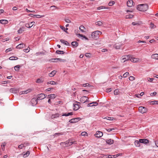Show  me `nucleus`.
<instances>
[{"mask_svg": "<svg viewBox=\"0 0 158 158\" xmlns=\"http://www.w3.org/2000/svg\"><path fill=\"white\" fill-rule=\"evenodd\" d=\"M23 45L24 44L23 43L20 44L16 47V48L18 49H20L22 48L23 47Z\"/></svg>", "mask_w": 158, "mask_h": 158, "instance_id": "c756f323", "label": "nucleus"}, {"mask_svg": "<svg viewBox=\"0 0 158 158\" xmlns=\"http://www.w3.org/2000/svg\"><path fill=\"white\" fill-rule=\"evenodd\" d=\"M81 135L82 136H85L87 135V133L86 132L84 131L81 133Z\"/></svg>", "mask_w": 158, "mask_h": 158, "instance_id": "c03bdc74", "label": "nucleus"}, {"mask_svg": "<svg viewBox=\"0 0 158 158\" xmlns=\"http://www.w3.org/2000/svg\"><path fill=\"white\" fill-rule=\"evenodd\" d=\"M111 118V117H106L105 118H104L105 119H108V120H113V119H111V118Z\"/></svg>", "mask_w": 158, "mask_h": 158, "instance_id": "6e6d98bb", "label": "nucleus"}, {"mask_svg": "<svg viewBox=\"0 0 158 158\" xmlns=\"http://www.w3.org/2000/svg\"><path fill=\"white\" fill-rule=\"evenodd\" d=\"M106 8L105 7L101 6L99 7H98V10H101V9H106Z\"/></svg>", "mask_w": 158, "mask_h": 158, "instance_id": "09e8293b", "label": "nucleus"}, {"mask_svg": "<svg viewBox=\"0 0 158 158\" xmlns=\"http://www.w3.org/2000/svg\"><path fill=\"white\" fill-rule=\"evenodd\" d=\"M130 60L133 62H137L138 61L139 59L137 58H134L131 56Z\"/></svg>", "mask_w": 158, "mask_h": 158, "instance_id": "dca6fc26", "label": "nucleus"}, {"mask_svg": "<svg viewBox=\"0 0 158 158\" xmlns=\"http://www.w3.org/2000/svg\"><path fill=\"white\" fill-rule=\"evenodd\" d=\"M134 144L137 147H139L140 146V143H139V141L138 140L135 141Z\"/></svg>", "mask_w": 158, "mask_h": 158, "instance_id": "f704fd0d", "label": "nucleus"}, {"mask_svg": "<svg viewBox=\"0 0 158 158\" xmlns=\"http://www.w3.org/2000/svg\"><path fill=\"white\" fill-rule=\"evenodd\" d=\"M12 9L14 10H17V7L16 6H14L13 8Z\"/></svg>", "mask_w": 158, "mask_h": 158, "instance_id": "774afa93", "label": "nucleus"}, {"mask_svg": "<svg viewBox=\"0 0 158 158\" xmlns=\"http://www.w3.org/2000/svg\"><path fill=\"white\" fill-rule=\"evenodd\" d=\"M133 1L132 0H128L127 2V5L128 6L131 7L133 4Z\"/></svg>", "mask_w": 158, "mask_h": 158, "instance_id": "f8f14e48", "label": "nucleus"}, {"mask_svg": "<svg viewBox=\"0 0 158 158\" xmlns=\"http://www.w3.org/2000/svg\"><path fill=\"white\" fill-rule=\"evenodd\" d=\"M6 145V143H2L1 145V147L2 148V149L3 150L4 149Z\"/></svg>", "mask_w": 158, "mask_h": 158, "instance_id": "8fccbe9b", "label": "nucleus"}, {"mask_svg": "<svg viewBox=\"0 0 158 158\" xmlns=\"http://www.w3.org/2000/svg\"><path fill=\"white\" fill-rule=\"evenodd\" d=\"M24 31V30H23L22 28H20L19 29L18 31V32L19 34H21L22 33L23 31Z\"/></svg>", "mask_w": 158, "mask_h": 158, "instance_id": "a18cd8bd", "label": "nucleus"}, {"mask_svg": "<svg viewBox=\"0 0 158 158\" xmlns=\"http://www.w3.org/2000/svg\"><path fill=\"white\" fill-rule=\"evenodd\" d=\"M103 135L102 132L99 131H98L96 132V133L94 134V136L98 138L101 137Z\"/></svg>", "mask_w": 158, "mask_h": 158, "instance_id": "1a4fd4ad", "label": "nucleus"}, {"mask_svg": "<svg viewBox=\"0 0 158 158\" xmlns=\"http://www.w3.org/2000/svg\"><path fill=\"white\" fill-rule=\"evenodd\" d=\"M129 74V73L128 72H126L123 75V77H126Z\"/></svg>", "mask_w": 158, "mask_h": 158, "instance_id": "37998d69", "label": "nucleus"}, {"mask_svg": "<svg viewBox=\"0 0 158 158\" xmlns=\"http://www.w3.org/2000/svg\"><path fill=\"white\" fill-rule=\"evenodd\" d=\"M11 50H12L11 49V48H8L6 50L5 52L7 53V52H10Z\"/></svg>", "mask_w": 158, "mask_h": 158, "instance_id": "052dcab7", "label": "nucleus"}, {"mask_svg": "<svg viewBox=\"0 0 158 158\" xmlns=\"http://www.w3.org/2000/svg\"><path fill=\"white\" fill-rule=\"evenodd\" d=\"M56 71L55 70H53L49 74V76L50 77H52L54 76V75L56 74Z\"/></svg>", "mask_w": 158, "mask_h": 158, "instance_id": "5701e85b", "label": "nucleus"}, {"mask_svg": "<svg viewBox=\"0 0 158 158\" xmlns=\"http://www.w3.org/2000/svg\"><path fill=\"white\" fill-rule=\"evenodd\" d=\"M10 91L12 93H16L18 92V90L16 88H13L10 89Z\"/></svg>", "mask_w": 158, "mask_h": 158, "instance_id": "4468645a", "label": "nucleus"}, {"mask_svg": "<svg viewBox=\"0 0 158 158\" xmlns=\"http://www.w3.org/2000/svg\"><path fill=\"white\" fill-rule=\"evenodd\" d=\"M79 29L81 30V31L83 32H85L86 31V28L83 25L80 26L79 27Z\"/></svg>", "mask_w": 158, "mask_h": 158, "instance_id": "f3484780", "label": "nucleus"}, {"mask_svg": "<svg viewBox=\"0 0 158 158\" xmlns=\"http://www.w3.org/2000/svg\"><path fill=\"white\" fill-rule=\"evenodd\" d=\"M106 142L107 144L110 145L113 143L114 140L111 139H106Z\"/></svg>", "mask_w": 158, "mask_h": 158, "instance_id": "ddd939ff", "label": "nucleus"}, {"mask_svg": "<svg viewBox=\"0 0 158 158\" xmlns=\"http://www.w3.org/2000/svg\"><path fill=\"white\" fill-rule=\"evenodd\" d=\"M91 54L90 53H86L85 54V56L87 57H90Z\"/></svg>", "mask_w": 158, "mask_h": 158, "instance_id": "de8ad7c7", "label": "nucleus"}, {"mask_svg": "<svg viewBox=\"0 0 158 158\" xmlns=\"http://www.w3.org/2000/svg\"><path fill=\"white\" fill-rule=\"evenodd\" d=\"M139 142L141 143H143L147 144L149 143V141L146 139H139Z\"/></svg>", "mask_w": 158, "mask_h": 158, "instance_id": "9d476101", "label": "nucleus"}, {"mask_svg": "<svg viewBox=\"0 0 158 158\" xmlns=\"http://www.w3.org/2000/svg\"><path fill=\"white\" fill-rule=\"evenodd\" d=\"M18 58L15 56H12L9 58V59L10 60H17Z\"/></svg>", "mask_w": 158, "mask_h": 158, "instance_id": "c9c22d12", "label": "nucleus"}, {"mask_svg": "<svg viewBox=\"0 0 158 158\" xmlns=\"http://www.w3.org/2000/svg\"><path fill=\"white\" fill-rule=\"evenodd\" d=\"M78 43L75 41L71 43L72 46L73 47H77L78 46Z\"/></svg>", "mask_w": 158, "mask_h": 158, "instance_id": "393cba45", "label": "nucleus"}, {"mask_svg": "<svg viewBox=\"0 0 158 158\" xmlns=\"http://www.w3.org/2000/svg\"><path fill=\"white\" fill-rule=\"evenodd\" d=\"M35 23V22H32L30 23H26L25 24V26L27 27L28 28H31V27L33 25H34V24Z\"/></svg>", "mask_w": 158, "mask_h": 158, "instance_id": "9b49d317", "label": "nucleus"}, {"mask_svg": "<svg viewBox=\"0 0 158 158\" xmlns=\"http://www.w3.org/2000/svg\"><path fill=\"white\" fill-rule=\"evenodd\" d=\"M133 17V15H128L125 16V18L126 19H130L132 18Z\"/></svg>", "mask_w": 158, "mask_h": 158, "instance_id": "e433bc0d", "label": "nucleus"}, {"mask_svg": "<svg viewBox=\"0 0 158 158\" xmlns=\"http://www.w3.org/2000/svg\"><path fill=\"white\" fill-rule=\"evenodd\" d=\"M138 110L139 112L143 114L147 112V109L144 107L140 106Z\"/></svg>", "mask_w": 158, "mask_h": 158, "instance_id": "20e7f679", "label": "nucleus"}, {"mask_svg": "<svg viewBox=\"0 0 158 158\" xmlns=\"http://www.w3.org/2000/svg\"><path fill=\"white\" fill-rule=\"evenodd\" d=\"M121 45L118 44H116L113 46V47L116 49H119L121 47Z\"/></svg>", "mask_w": 158, "mask_h": 158, "instance_id": "4be33fe9", "label": "nucleus"}, {"mask_svg": "<svg viewBox=\"0 0 158 158\" xmlns=\"http://www.w3.org/2000/svg\"><path fill=\"white\" fill-rule=\"evenodd\" d=\"M47 95L44 94L43 93L40 94L38 95L37 99L38 100H42Z\"/></svg>", "mask_w": 158, "mask_h": 158, "instance_id": "39448f33", "label": "nucleus"}, {"mask_svg": "<svg viewBox=\"0 0 158 158\" xmlns=\"http://www.w3.org/2000/svg\"><path fill=\"white\" fill-rule=\"evenodd\" d=\"M80 102L83 103L89 102L88 98L86 96H83L80 99Z\"/></svg>", "mask_w": 158, "mask_h": 158, "instance_id": "6e6552de", "label": "nucleus"}, {"mask_svg": "<svg viewBox=\"0 0 158 158\" xmlns=\"http://www.w3.org/2000/svg\"><path fill=\"white\" fill-rule=\"evenodd\" d=\"M152 58L155 59H158V54H152L151 56Z\"/></svg>", "mask_w": 158, "mask_h": 158, "instance_id": "b1692460", "label": "nucleus"}, {"mask_svg": "<svg viewBox=\"0 0 158 158\" xmlns=\"http://www.w3.org/2000/svg\"><path fill=\"white\" fill-rule=\"evenodd\" d=\"M156 94H157V93L156 92H154L153 93H151L150 94V95L152 96H155V95H156Z\"/></svg>", "mask_w": 158, "mask_h": 158, "instance_id": "5fc2aeb1", "label": "nucleus"}, {"mask_svg": "<svg viewBox=\"0 0 158 158\" xmlns=\"http://www.w3.org/2000/svg\"><path fill=\"white\" fill-rule=\"evenodd\" d=\"M65 21L66 23H70L71 22L70 20L68 19H65Z\"/></svg>", "mask_w": 158, "mask_h": 158, "instance_id": "680f3d73", "label": "nucleus"}, {"mask_svg": "<svg viewBox=\"0 0 158 158\" xmlns=\"http://www.w3.org/2000/svg\"><path fill=\"white\" fill-rule=\"evenodd\" d=\"M55 98V94H52L49 95L48 96V98L50 99H54Z\"/></svg>", "mask_w": 158, "mask_h": 158, "instance_id": "72a5a7b5", "label": "nucleus"}, {"mask_svg": "<svg viewBox=\"0 0 158 158\" xmlns=\"http://www.w3.org/2000/svg\"><path fill=\"white\" fill-rule=\"evenodd\" d=\"M81 119L80 118H73L70 119L69 121V122L71 123H74L78 122Z\"/></svg>", "mask_w": 158, "mask_h": 158, "instance_id": "0eeeda50", "label": "nucleus"}, {"mask_svg": "<svg viewBox=\"0 0 158 158\" xmlns=\"http://www.w3.org/2000/svg\"><path fill=\"white\" fill-rule=\"evenodd\" d=\"M64 53V52L63 51L57 50L56 52V53L58 54H63Z\"/></svg>", "mask_w": 158, "mask_h": 158, "instance_id": "473e14b6", "label": "nucleus"}, {"mask_svg": "<svg viewBox=\"0 0 158 158\" xmlns=\"http://www.w3.org/2000/svg\"><path fill=\"white\" fill-rule=\"evenodd\" d=\"M131 56V55H129L123 56L121 58V62L124 63L126 61L130 60Z\"/></svg>", "mask_w": 158, "mask_h": 158, "instance_id": "f03ea898", "label": "nucleus"}, {"mask_svg": "<svg viewBox=\"0 0 158 158\" xmlns=\"http://www.w3.org/2000/svg\"><path fill=\"white\" fill-rule=\"evenodd\" d=\"M89 104H90V106H94V104L93 102L90 103Z\"/></svg>", "mask_w": 158, "mask_h": 158, "instance_id": "69168bd1", "label": "nucleus"}, {"mask_svg": "<svg viewBox=\"0 0 158 158\" xmlns=\"http://www.w3.org/2000/svg\"><path fill=\"white\" fill-rule=\"evenodd\" d=\"M89 85H90L88 83H86L85 84H83L82 86L85 87L86 86H89Z\"/></svg>", "mask_w": 158, "mask_h": 158, "instance_id": "4d7b16f0", "label": "nucleus"}, {"mask_svg": "<svg viewBox=\"0 0 158 158\" xmlns=\"http://www.w3.org/2000/svg\"><path fill=\"white\" fill-rule=\"evenodd\" d=\"M98 33H100L99 31H97L93 32L91 35L92 37L94 39H97L99 37Z\"/></svg>", "mask_w": 158, "mask_h": 158, "instance_id": "7ed1b4c3", "label": "nucleus"}, {"mask_svg": "<svg viewBox=\"0 0 158 158\" xmlns=\"http://www.w3.org/2000/svg\"><path fill=\"white\" fill-rule=\"evenodd\" d=\"M76 141H72L70 139L68 141H67L65 142V146H70L73 143H76Z\"/></svg>", "mask_w": 158, "mask_h": 158, "instance_id": "423d86ee", "label": "nucleus"}, {"mask_svg": "<svg viewBox=\"0 0 158 158\" xmlns=\"http://www.w3.org/2000/svg\"><path fill=\"white\" fill-rule=\"evenodd\" d=\"M60 41L61 43L64 44L66 45H69V44L68 42L65 40H64L63 39H61L60 40Z\"/></svg>", "mask_w": 158, "mask_h": 158, "instance_id": "a878e982", "label": "nucleus"}, {"mask_svg": "<svg viewBox=\"0 0 158 158\" xmlns=\"http://www.w3.org/2000/svg\"><path fill=\"white\" fill-rule=\"evenodd\" d=\"M119 91L118 89H115L114 91V94L115 95H117L119 94Z\"/></svg>", "mask_w": 158, "mask_h": 158, "instance_id": "79ce46f5", "label": "nucleus"}, {"mask_svg": "<svg viewBox=\"0 0 158 158\" xmlns=\"http://www.w3.org/2000/svg\"><path fill=\"white\" fill-rule=\"evenodd\" d=\"M129 79L130 81H133L135 79V77L132 76H131L129 77Z\"/></svg>", "mask_w": 158, "mask_h": 158, "instance_id": "3c124183", "label": "nucleus"}, {"mask_svg": "<svg viewBox=\"0 0 158 158\" xmlns=\"http://www.w3.org/2000/svg\"><path fill=\"white\" fill-rule=\"evenodd\" d=\"M20 69V66L19 65H17L15 67V71H18Z\"/></svg>", "mask_w": 158, "mask_h": 158, "instance_id": "ea45409f", "label": "nucleus"}, {"mask_svg": "<svg viewBox=\"0 0 158 158\" xmlns=\"http://www.w3.org/2000/svg\"><path fill=\"white\" fill-rule=\"evenodd\" d=\"M150 104L152 105H158V101H153L150 102H149Z\"/></svg>", "mask_w": 158, "mask_h": 158, "instance_id": "bb28decb", "label": "nucleus"}, {"mask_svg": "<svg viewBox=\"0 0 158 158\" xmlns=\"http://www.w3.org/2000/svg\"><path fill=\"white\" fill-rule=\"evenodd\" d=\"M94 104V106H97L98 104V103L97 102H93Z\"/></svg>", "mask_w": 158, "mask_h": 158, "instance_id": "338daca9", "label": "nucleus"}, {"mask_svg": "<svg viewBox=\"0 0 158 158\" xmlns=\"http://www.w3.org/2000/svg\"><path fill=\"white\" fill-rule=\"evenodd\" d=\"M59 117V114L56 113L54 114H52L51 116V118L52 119H55L58 118Z\"/></svg>", "mask_w": 158, "mask_h": 158, "instance_id": "aec40b11", "label": "nucleus"}, {"mask_svg": "<svg viewBox=\"0 0 158 158\" xmlns=\"http://www.w3.org/2000/svg\"><path fill=\"white\" fill-rule=\"evenodd\" d=\"M38 101L37 99L33 98L31 100V103L33 104H36L38 103Z\"/></svg>", "mask_w": 158, "mask_h": 158, "instance_id": "6ab92c4d", "label": "nucleus"}, {"mask_svg": "<svg viewBox=\"0 0 158 158\" xmlns=\"http://www.w3.org/2000/svg\"><path fill=\"white\" fill-rule=\"evenodd\" d=\"M44 82V80L40 78H38L36 81L37 83H40Z\"/></svg>", "mask_w": 158, "mask_h": 158, "instance_id": "4c0bfd02", "label": "nucleus"}, {"mask_svg": "<svg viewBox=\"0 0 158 158\" xmlns=\"http://www.w3.org/2000/svg\"><path fill=\"white\" fill-rule=\"evenodd\" d=\"M115 3V2L113 1H110L108 5L109 6H112Z\"/></svg>", "mask_w": 158, "mask_h": 158, "instance_id": "a19ab883", "label": "nucleus"}, {"mask_svg": "<svg viewBox=\"0 0 158 158\" xmlns=\"http://www.w3.org/2000/svg\"><path fill=\"white\" fill-rule=\"evenodd\" d=\"M47 84H51L52 85H56L57 84V82H55L54 81H48L47 83Z\"/></svg>", "mask_w": 158, "mask_h": 158, "instance_id": "c85d7f7f", "label": "nucleus"}, {"mask_svg": "<svg viewBox=\"0 0 158 158\" xmlns=\"http://www.w3.org/2000/svg\"><path fill=\"white\" fill-rule=\"evenodd\" d=\"M148 6L147 4H139L137 6V9L141 11H145L148 9Z\"/></svg>", "mask_w": 158, "mask_h": 158, "instance_id": "f257e3e1", "label": "nucleus"}, {"mask_svg": "<svg viewBox=\"0 0 158 158\" xmlns=\"http://www.w3.org/2000/svg\"><path fill=\"white\" fill-rule=\"evenodd\" d=\"M30 50L28 48L25 49H24V51L26 52H29Z\"/></svg>", "mask_w": 158, "mask_h": 158, "instance_id": "e2e57ef3", "label": "nucleus"}, {"mask_svg": "<svg viewBox=\"0 0 158 158\" xmlns=\"http://www.w3.org/2000/svg\"><path fill=\"white\" fill-rule=\"evenodd\" d=\"M24 147H26L29 146V143L28 142H25L23 144Z\"/></svg>", "mask_w": 158, "mask_h": 158, "instance_id": "49530a36", "label": "nucleus"}, {"mask_svg": "<svg viewBox=\"0 0 158 158\" xmlns=\"http://www.w3.org/2000/svg\"><path fill=\"white\" fill-rule=\"evenodd\" d=\"M73 106L74 107L73 110H78L80 108L79 105L78 104H73Z\"/></svg>", "mask_w": 158, "mask_h": 158, "instance_id": "a211bd4d", "label": "nucleus"}, {"mask_svg": "<svg viewBox=\"0 0 158 158\" xmlns=\"http://www.w3.org/2000/svg\"><path fill=\"white\" fill-rule=\"evenodd\" d=\"M111 90L112 89L111 88H107L106 89V91L107 93L110 92Z\"/></svg>", "mask_w": 158, "mask_h": 158, "instance_id": "603ef678", "label": "nucleus"}, {"mask_svg": "<svg viewBox=\"0 0 158 158\" xmlns=\"http://www.w3.org/2000/svg\"><path fill=\"white\" fill-rule=\"evenodd\" d=\"M103 24V23L100 21H98L95 23V24L96 25H98L99 26H102Z\"/></svg>", "mask_w": 158, "mask_h": 158, "instance_id": "2f4dec72", "label": "nucleus"}, {"mask_svg": "<svg viewBox=\"0 0 158 158\" xmlns=\"http://www.w3.org/2000/svg\"><path fill=\"white\" fill-rule=\"evenodd\" d=\"M30 154V152L29 151H27L25 153L23 154V157L25 158L27 157Z\"/></svg>", "mask_w": 158, "mask_h": 158, "instance_id": "7c9ffc66", "label": "nucleus"}, {"mask_svg": "<svg viewBox=\"0 0 158 158\" xmlns=\"http://www.w3.org/2000/svg\"><path fill=\"white\" fill-rule=\"evenodd\" d=\"M73 114V113L72 112H70L68 113H65L63 114L62 116H68L69 115H72Z\"/></svg>", "mask_w": 158, "mask_h": 158, "instance_id": "cd10ccee", "label": "nucleus"}, {"mask_svg": "<svg viewBox=\"0 0 158 158\" xmlns=\"http://www.w3.org/2000/svg\"><path fill=\"white\" fill-rule=\"evenodd\" d=\"M106 130L108 131H111L114 130V128H110V129H106Z\"/></svg>", "mask_w": 158, "mask_h": 158, "instance_id": "bf43d9fd", "label": "nucleus"}, {"mask_svg": "<svg viewBox=\"0 0 158 158\" xmlns=\"http://www.w3.org/2000/svg\"><path fill=\"white\" fill-rule=\"evenodd\" d=\"M51 60H52V61L53 62H56L58 61H64L65 60H62L60 58L52 59H51Z\"/></svg>", "mask_w": 158, "mask_h": 158, "instance_id": "2eb2a0df", "label": "nucleus"}, {"mask_svg": "<svg viewBox=\"0 0 158 158\" xmlns=\"http://www.w3.org/2000/svg\"><path fill=\"white\" fill-rule=\"evenodd\" d=\"M23 147H24L23 144H21L20 145H19L18 147V148L19 149H22Z\"/></svg>", "mask_w": 158, "mask_h": 158, "instance_id": "864d4df0", "label": "nucleus"}, {"mask_svg": "<svg viewBox=\"0 0 158 158\" xmlns=\"http://www.w3.org/2000/svg\"><path fill=\"white\" fill-rule=\"evenodd\" d=\"M8 22L7 20L2 19L0 20V23L3 24H6L8 23Z\"/></svg>", "mask_w": 158, "mask_h": 158, "instance_id": "412c9836", "label": "nucleus"}, {"mask_svg": "<svg viewBox=\"0 0 158 158\" xmlns=\"http://www.w3.org/2000/svg\"><path fill=\"white\" fill-rule=\"evenodd\" d=\"M53 89V88H48L46 89L45 90V91L46 92L50 91L51 90V89Z\"/></svg>", "mask_w": 158, "mask_h": 158, "instance_id": "13d9d810", "label": "nucleus"}, {"mask_svg": "<svg viewBox=\"0 0 158 158\" xmlns=\"http://www.w3.org/2000/svg\"><path fill=\"white\" fill-rule=\"evenodd\" d=\"M60 27L61 29H62V30L65 31V28L64 27L62 26H60Z\"/></svg>", "mask_w": 158, "mask_h": 158, "instance_id": "0e129e2a", "label": "nucleus"}, {"mask_svg": "<svg viewBox=\"0 0 158 158\" xmlns=\"http://www.w3.org/2000/svg\"><path fill=\"white\" fill-rule=\"evenodd\" d=\"M28 90L23 91H21L19 93L20 94H27L29 91H28Z\"/></svg>", "mask_w": 158, "mask_h": 158, "instance_id": "58836bf2", "label": "nucleus"}]
</instances>
